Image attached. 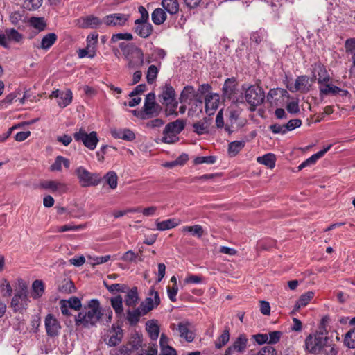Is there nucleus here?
Segmentation results:
<instances>
[{"mask_svg": "<svg viewBox=\"0 0 355 355\" xmlns=\"http://www.w3.org/2000/svg\"><path fill=\"white\" fill-rule=\"evenodd\" d=\"M305 349L309 353L324 355H337L338 350L332 340L327 336V333L322 331L309 335L305 340Z\"/></svg>", "mask_w": 355, "mask_h": 355, "instance_id": "1", "label": "nucleus"}, {"mask_svg": "<svg viewBox=\"0 0 355 355\" xmlns=\"http://www.w3.org/2000/svg\"><path fill=\"white\" fill-rule=\"evenodd\" d=\"M103 318L102 307L97 299L90 300L84 310L75 317L76 326L89 329L96 327Z\"/></svg>", "mask_w": 355, "mask_h": 355, "instance_id": "2", "label": "nucleus"}, {"mask_svg": "<svg viewBox=\"0 0 355 355\" xmlns=\"http://www.w3.org/2000/svg\"><path fill=\"white\" fill-rule=\"evenodd\" d=\"M185 127V121L182 119H177L168 123L163 130L162 142L173 144L178 141L177 135L180 134Z\"/></svg>", "mask_w": 355, "mask_h": 355, "instance_id": "3", "label": "nucleus"}, {"mask_svg": "<svg viewBox=\"0 0 355 355\" xmlns=\"http://www.w3.org/2000/svg\"><path fill=\"white\" fill-rule=\"evenodd\" d=\"M161 110V106L155 102V94L150 92L146 96L143 110L137 116L141 119H148L158 116Z\"/></svg>", "mask_w": 355, "mask_h": 355, "instance_id": "4", "label": "nucleus"}, {"mask_svg": "<svg viewBox=\"0 0 355 355\" xmlns=\"http://www.w3.org/2000/svg\"><path fill=\"white\" fill-rule=\"evenodd\" d=\"M74 173L82 187L97 186L101 182V178L98 173H91L83 166L76 168Z\"/></svg>", "mask_w": 355, "mask_h": 355, "instance_id": "5", "label": "nucleus"}, {"mask_svg": "<svg viewBox=\"0 0 355 355\" xmlns=\"http://www.w3.org/2000/svg\"><path fill=\"white\" fill-rule=\"evenodd\" d=\"M76 141L82 143L85 147L90 150H94L99 141L98 134L96 131L87 133L84 128H80L73 133Z\"/></svg>", "mask_w": 355, "mask_h": 355, "instance_id": "6", "label": "nucleus"}, {"mask_svg": "<svg viewBox=\"0 0 355 355\" xmlns=\"http://www.w3.org/2000/svg\"><path fill=\"white\" fill-rule=\"evenodd\" d=\"M245 89V98L251 106L257 107L263 103L265 93L262 87L254 85Z\"/></svg>", "mask_w": 355, "mask_h": 355, "instance_id": "7", "label": "nucleus"}, {"mask_svg": "<svg viewBox=\"0 0 355 355\" xmlns=\"http://www.w3.org/2000/svg\"><path fill=\"white\" fill-rule=\"evenodd\" d=\"M170 328L174 334L188 343L193 342L195 338V334L191 330V323L189 320H182L178 324H171Z\"/></svg>", "mask_w": 355, "mask_h": 355, "instance_id": "8", "label": "nucleus"}, {"mask_svg": "<svg viewBox=\"0 0 355 355\" xmlns=\"http://www.w3.org/2000/svg\"><path fill=\"white\" fill-rule=\"evenodd\" d=\"M248 344V339L245 334H241L226 349L224 355H240L245 352Z\"/></svg>", "mask_w": 355, "mask_h": 355, "instance_id": "9", "label": "nucleus"}, {"mask_svg": "<svg viewBox=\"0 0 355 355\" xmlns=\"http://www.w3.org/2000/svg\"><path fill=\"white\" fill-rule=\"evenodd\" d=\"M129 69H139L144 64V53L142 50L135 46L124 55Z\"/></svg>", "mask_w": 355, "mask_h": 355, "instance_id": "10", "label": "nucleus"}, {"mask_svg": "<svg viewBox=\"0 0 355 355\" xmlns=\"http://www.w3.org/2000/svg\"><path fill=\"white\" fill-rule=\"evenodd\" d=\"M160 297L159 293L155 290L154 286L150 287L147 297L139 305V307L144 313L147 314L160 304Z\"/></svg>", "mask_w": 355, "mask_h": 355, "instance_id": "11", "label": "nucleus"}, {"mask_svg": "<svg viewBox=\"0 0 355 355\" xmlns=\"http://www.w3.org/2000/svg\"><path fill=\"white\" fill-rule=\"evenodd\" d=\"M130 15L124 13L110 14L103 17V24L110 27H123L128 21Z\"/></svg>", "mask_w": 355, "mask_h": 355, "instance_id": "12", "label": "nucleus"}, {"mask_svg": "<svg viewBox=\"0 0 355 355\" xmlns=\"http://www.w3.org/2000/svg\"><path fill=\"white\" fill-rule=\"evenodd\" d=\"M40 187L45 190H49L53 193H57L62 195L68 191V185L58 180H45L40 183Z\"/></svg>", "mask_w": 355, "mask_h": 355, "instance_id": "13", "label": "nucleus"}, {"mask_svg": "<svg viewBox=\"0 0 355 355\" xmlns=\"http://www.w3.org/2000/svg\"><path fill=\"white\" fill-rule=\"evenodd\" d=\"M44 324L46 334L49 336L55 337L58 336L61 329V325L53 315L49 313L46 316Z\"/></svg>", "mask_w": 355, "mask_h": 355, "instance_id": "14", "label": "nucleus"}, {"mask_svg": "<svg viewBox=\"0 0 355 355\" xmlns=\"http://www.w3.org/2000/svg\"><path fill=\"white\" fill-rule=\"evenodd\" d=\"M160 103L165 105L168 106L175 100V92L173 87L169 83H165L162 87V93L158 95Z\"/></svg>", "mask_w": 355, "mask_h": 355, "instance_id": "15", "label": "nucleus"}, {"mask_svg": "<svg viewBox=\"0 0 355 355\" xmlns=\"http://www.w3.org/2000/svg\"><path fill=\"white\" fill-rule=\"evenodd\" d=\"M200 98L193 86L187 85L182 89L179 100L181 103H190L193 100L202 102Z\"/></svg>", "mask_w": 355, "mask_h": 355, "instance_id": "16", "label": "nucleus"}, {"mask_svg": "<svg viewBox=\"0 0 355 355\" xmlns=\"http://www.w3.org/2000/svg\"><path fill=\"white\" fill-rule=\"evenodd\" d=\"M28 293L16 292L11 300V306L14 311H21L28 305Z\"/></svg>", "mask_w": 355, "mask_h": 355, "instance_id": "17", "label": "nucleus"}, {"mask_svg": "<svg viewBox=\"0 0 355 355\" xmlns=\"http://www.w3.org/2000/svg\"><path fill=\"white\" fill-rule=\"evenodd\" d=\"M123 337V331L120 326L112 324L110 331L108 340L106 344L110 347H114L119 345Z\"/></svg>", "mask_w": 355, "mask_h": 355, "instance_id": "18", "label": "nucleus"}, {"mask_svg": "<svg viewBox=\"0 0 355 355\" xmlns=\"http://www.w3.org/2000/svg\"><path fill=\"white\" fill-rule=\"evenodd\" d=\"M309 78L307 76L302 75L297 76L293 87H288L291 92L300 91L303 93L309 92L311 85H309Z\"/></svg>", "mask_w": 355, "mask_h": 355, "instance_id": "19", "label": "nucleus"}, {"mask_svg": "<svg viewBox=\"0 0 355 355\" xmlns=\"http://www.w3.org/2000/svg\"><path fill=\"white\" fill-rule=\"evenodd\" d=\"M79 24L83 28H97L103 24V18L101 19L98 17L89 15L81 17L79 19Z\"/></svg>", "mask_w": 355, "mask_h": 355, "instance_id": "20", "label": "nucleus"}, {"mask_svg": "<svg viewBox=\"0 0 355 355\" xmlns=\"http://www.w3.org/2000/svg\"><path fill=\"white\" fill-rule=\"evenodd\" d=\"M314 71H317L318 78L317 83L320 85H324V83H329L331 80V77L327 70L326 67L321 62H316L314 64Z\"/></svg>", "mask_w": 355, "mask_h": 355, "instance_id": "21", "label": "nucleus"}, {"mask_svg": "<svg viewBox=\"0 0 355 355\" xmlns=\"http://www.w3.org/2000/svg\"><path fill=\"white\" fill-rule=\"evenodd\" d=\"M111 135L115 139H120L128 141H132L136 138L134 132L128 128L112 130Z\"/></svg>", "mask_w": 355, "mask_h": 355, "instance_id": "22", "label": "nucleus"}, {"mask_svg": "<svg viewBox=\"0 0 355 355\" xmlns=\"http://www.w3.org/2000/svg\"><path fill=\"white\" fill-rule=\"evenodd\" d=\"M146 315L139 306L133 310L128 309L126 311V320L130 326H135L139 322L140 318Z\"/></svg>", "mask_w": 355, "mask_h": 355, "instance_id": "23", "label": "nucleus"}, {"mask_svg": "<svg viewBox=\"0 0 355 355\" xmlns=\"http://www.w3.org/2000/svg\"><path fill=\"white\" fill-rule=\"evenodd\" d=\"M135 24V32L142 38L148 37L153 31V26L148 21Z\"/></svg>", "mask_w": 355, "mask_h": 355, "instance_id": "24", "label": "nucleus"}, {"mask_svg": "<svg viewBox=\"0 0 355 355\" xmlns=\"http://www.w3.org/2000/svg\"><path fill=\"white\" fill-rule=\"evenodd\" d=\"M125 304L126 306L134 307L135 306L139 300L137 287H132L131 289L128 288L125 292Z\"/></svg>", "mask_w": 355, "mask_h": 355, "instance_id": "25", "label": "nucleus"}, {"mask_svg": "<svg viewBox=\"0 0 355 355\" xmlns=\"http://www.w3.org/2000/svg\"><path fill=\"white\" fill-rule=\"evenodd\" d=\"M218 107V96L207 95L205 97V112L209 115L212 114Z\"/></svg>", "mask_w": 355, "mask_h": 355, "instance_id": "26", "label": "nucleus"}, {"mask_svg": "<svg viewBox=\"0 0 355 355\" xmlns=\"http://www.w3.org/2000/svg\"><path fill=\"white\" fill-rule=\"evenodd\" d=\"M57 39L58 36L55 33H49L42 38L40 45L37 48L48 50L55 44Z\"/></svg>", "mask_w": 355, "mask_h": 355, "instance_id": "27", "label": "nucleus"}, {"mask_svg": "<svg viewBox=\"0 0 355 355\" xmlns=\"http://www.w3.org/2000/svg\"><path fill=\"white\" fill-rule=\"evenodd\" d=\"M320 96H327L329 94L336 95L340 93L342 89L340 87L329 84V83H324V85H319Z\"/></svg>", "mask_w": 355, "mask_h": 355, "instance_id": "28", "label": "nucleus"}, {"mask_svg": "<svg viewBox=\"0 0 355 355\" xmlns=\"http://www.w3.org/2000/svg\"><path fill=\"white\" fill-rule=\"evenodd\" d=\"M244 140L234 141L228 144L227 153L230 157H235L245 147Z\"/></svg>", "mask_w": 355, "mask_h": 355, "instance_id": "29", "label": "nucleus"}, {"mask_svg": "<svg viewBox=\"0 0 355 355\" xmlns=\"http://www.w3.org/2000/svg\"><path fill=\"white\" fill-rule=\"evenodd\" d=\"M146 326L150 339L153 341L157 340L159 334V325L154 320H150L146 322Z\"/></svg>", "mask_w": 355, "mask_h": 355, "instance_id": "30", "label": "nucleus"}, {"mask_svg": "<svg viewBox=\"0 0 355 355\" xmlns=\"http://www.w3.org/2000/svg\"><path fill=\"white\" fill-rule=\"evenodd\" d=\"M314 297V293L312 291H308L304 294H302L299 300L296 302L293 311H298L301 307L306 306L310 300Z\"/></svg>", "mask_w": 355, "mask_h": 355, "instance_id": "31", "label": "nucleus"}, {"mask_svg": "<svg viewBox=\"0 0 355 355\" xmlns=\"http://www.w3.org/2000/svg\"><path fill=\"white\" fill-rule=\"evenodd\" d=\"M31 296L34 299H38L42 296L44 293V284L42 280H35L32 284Z\"/></svg>", "mask_w": 355, "mask_h": 355, "instance_id": "32", "label": "nucleus"}, {"mask_svg": "<svg viewBox=\"0 0 355 355\" xmlns=\"http://www.w3.org/2000/svg\"><path fill=\"white\" fill-rule=\"evenodd\" d=\"M166 14L164 10L157 8L151 14V19L155 25L162 24L166 19Z\"/></svg>", "mask_w": 355, "mask_h": 355, "instance_id": "33", "label": "nucleus"}, {"mask_svg": "<svg viewBox=\"0 0 355 355\" xmlns=\"http://www.w3.org/2000/svg\"><path fill=\"white\" fill-rule=\"evenodd\" d=\"M179 225V222L175 218H169L161 222L156 221V228L159 231H165L174 228Z\"/></svg>", "mask_w": 355, "mask_h": 355, "instance_id": "34", "label": "nucleus"}, {"mask_svg": "<svg viewBox=\"0 0 355 355\" xmlns=\"http://www.w3.org/2000/svg\"><path fill=\"white\" fill-rule=\"evenodd\" d=\"M230 338V329L225 327L223 333L217 338L215 341V347L216 349H220L229 342Z\"/></svg>", "mask_w": 355, "mask_h": 355, "instance_id": "35", "label": "nucleus"}, {"mask_svg": "<svg viewBox=\"0 0 355 355\" xmlns=\"http://www.w3.org/2000/svg\"><path fill=\"white\" fill-rule=\"evenodd\" d=\"M162 6L170 15H175L179 10L178 0H162Z\"/></svg>", "mask_w": 355, "mask_h": 355, "instance_id": "36", "label": "nucleus"}, {"mask_svg": "<svg viewBox=\"0 0 355 355\" xmlns=\"http://www.w3.org/2000/svg\"><path fill=\"white\" fill-rule=\"evenodd\" d=\"M259 164H263L272 169L275 166V156L272 153H268L261 157H258L257 159Z\"/></svg>", "mask_w": 355, "mask_h": 355, "instance_id": "37", "label": "nucleus"}, {"mask_svg": "<svg viewBox=\"0 0 355 355\" xmlns=\"http://www.w3.org/2000/svg\"><path fill=\"white\" fill-rule=\"evenodd\" d=\"M72 98V92L71 89H68L65 92H62L58 99V104L60 107L64 108L71 103Z\"/></svg>", "mask_w": 355, "mask_h": 355, "instance_id": "38", "label": "nucleus"}, {"mask_svg": "<svg viewBox=\"0 0 355 355\" xmlns=\"http://www.w3.org/2000/svg\"><path fill=\"white\" fill-rule=\"evenodd\" d=\"M182 232H189L192 236L200 239L204 234L203 227L200 225L193 226H184L182 229Z\"/></svg>", "mask_w": 355, "mask_h": 355, "instance_id": "39", "label": "nucleus"}, {"mask_svg": "<svg viewBox=\"0 0 355 355\" xmlns=\"http://www.w3.org/2000/svg\"><path fill=\"white\" fill-rule=\"evenodd\" d=\"M267 37V32L264 29L260 28L251 34L250 41L258 45L261 44V42L265 41Z\"/></svg>", "mask_w": 355, "mask_h": 355, "instance_id": "40", "label": "nucleus"}, {"mask_svg": "<svg viewBox=\"0 0 355 355\" xmlns=\"http://www.w3.org/2000/svg\"><path fill=\"white\" fill-rule=\"evenodd\" d=\"M223 95L230 99L235 91L234 80L227 78L223 86Z\"/></svg>", "mask_w": 355, "mask_h": 355, "instance_id": "41", "label": "nucleus"}, {"mask_svg": "<svg viewBox=\"0 0 355 355\" xmlns=\"http://www.w3.org/2000/svg\"><path fill=\"white\" fill-rule=\"evenodd\" d=\"M111 305L117 315H120L123 312V298L120 295L110 299Z\"/></svg>", "mask_w": 355, "mask_h": 355, "instance_id": "42", "label": "nucleus"}, {"mask_svg": "<svg viewBox=\"0 0 355 355\" xmlns=\"http://www.w3.org/2000/svg\"><path fill=\"white\" fill-rule=\"evenodd\" d=\"M103 285L112 294L116 292L125 293L128 290V286L123 284H108L105 281H103Z\"/></svg>", "mask_w": 355, "mask_h": 355, "instance_id": "43", "label": "nucleus"}, {"mask_svg": "<svg viewBox=\"0 0 355 355\" xmlns=\"http://www.w3.org/2000/svg\"><path fill=\"white\" fill-rule=\"evenodd\" d=\"M104 179L106 183L109 185L110 189H115L117 187L118 184V177L116 173L113 171H109L104 176Z\"/></svg>", "mask_w": 355, "mask_h": 355, "instance_id": "44", "label": "nucleus"}, {"mask_svg": "<svg viewBox=\"0 0 355 355\" xmlns=\"http://www.w3.org/2000/svg\"><path fill=\"white\" fill-rule=\"evenodd\" d=\"M193 132L199 135L208 132V125L206 119L199 121L193 124Z\"/></svg>", "mask_w": 355, "mask_h": 355, "instance_id": "45", "label": "nucleus"}, {"mask_svg": "<svg viewBox=\"0 0 355 355\" xmlns=\"http://www.w3.org/2000/svg\"><path fill=\"white\" fill-rule=\"evenodd\" d=\"M58 289L60 292L63 293H72L75 291L76 287L72 281L64 279Z\"/></svg>", "mask_w": 355, "mask_h": 355, "instance_id": "46", "label": "nucleus"}, {"mask_svg": "<svg viewBox=\"0 0 355 355\" xmlns=\"http://www.w3.org/2000/svg\"><path fill=\"white\" fill-rule=\"evenodd\" d=\"M0 291L3 297H10L12 293V288L6 279H2L0 282Z\"/></svg>", "mask_w": 355, "mask_h": 355, "instance_id": "47", "label": "nucleus"}, {"mask_svg": "<svg viewBox=\"0 0 355 355\" xmlns=\"http://www.w3.org/2000/svg\"><path fill=\"white\" fill-rule=\"evenodd\" d=\"M344 344L349 348H355V328L346 333Z\"/></svg>", "mask_w": 355, "mask_h": 355, "instance_id": "48", "label": "nucleus"}, {"mask_svg": "<svg viewBox=\"0 0 355 355\" xmlns=\"http://www.w3.org/2000/svg\"><path fill=\"white\" fill-rule=\"evenodd\" d=\"M158 72L159 69L155 65L149 66L146 73V80L148 84H153L155 82Z\"/></svg>", "mask_w": 355, "mask_h": 355, "instance_id": "49", "label": "nucleus"}, {"mask_svg": "<svg viewBox=\"0 0 355 355\" xmlns=\"http://www.w3.org/2000/svg\"><path fill=\"white\" fill-rule=\"evenodd\" d=\"M8 40H12L15 42H19L22 38V34L19 33L17 30L14 28H8L5 31Z\"/></svg>", "mask_w": 355, "mask_h": 355, "instance_id": "50", "label": "nucleus"}, {"mask_svg": "<svg viewBox=\"0 0 355 355\" xmlns=\"http://www.w3.org/2000/svg\"><path fill=\"white\" fill-rule=\"evenodd\" d=\"M43 0H24L23 6L28 10H37L42 3Z\"/></svg>", "mask_w": 355, "mask_h": 355, "instance_id": "51", "label": "nucleus"}, {"mask_svg": "<svg viewBox=\"0 0 355 355\" xmlns=\"http://www.w3.org/2000/svg\"><path fill=\"white\" fill-rule=\"evenodd\" d=\"M67 214L71 218H80L85 215V211L81 207L74 205L68 208Z\"/></svg>", "mask_w": 355, "mask_h": 355, "instance_id": "52", "label": "nucleus"}, {"mask_svg": "<svg viewBox=\"0 0 355 355\" xmlns=\"http://www.w3.org/2000/svg\"><path fill=\"white\" fill-rule=\"evenodd\" d=\"M283 333L280 331H273L267 334L268 342L269 345L277 344L281 339Z\"/></svg>", "mask_w": 355, "mask_h": 355, "instance_id": "53", "label": "nucleus"}, {"mask_svg": "<svg viewBox=\"0 0 355 355\" xmlns=\"http://www.w3.org/2000/svg\"><path fill=\"white\" fill-rule=\"evenodd\" d=\"M133 38V36L131 33H115L113 34L111 39L110 42L111 43H115L119 40H127L130 41L132 40Z\"/></svg>", "mask_w": 355, "mask_h": 355, "instance_id": "54", "label": "nucleus"}, {"mask_svg": "<svg viewBox=\"0 0 355 355\" xmlns=\"http://www.w3.org/2000/svg\"><path fill=\"white\" fill-rule=\"evenodd\" d=\"M87 227V223L85 224H80L78 225H73L71 224H67L62 225L59 227L58 232H64L67 231H78V230H82Z\"/></svg>", "mask_w": 355, "mask_h": 355, "instance_id": "55", "label": "nucleus"}, {"mask_svg": "<svg viewBox=\"0 0 355 355\" xmlns=\"http://www.w3.org/2000/svg\"><path fill=\"white\" fill-rule=\"evenodd\" d=\"M216 161V157L215 156H202L197 157L194 159L195 164H214Z\"/></svg>", "mask_w": 355, "mask_h": 355, "instance_id": "56", "label": "nucleus"}, {"mask_svg": "<svg viewBox=\"0 0 355 355\" xmlns=\"http://www.w3.org/2000/svg\"><path fill=\"white\" fill-rule=\"evenodd\" d=\"M140 211L139 207L136 208H129L124 210H114L112 212V215L114 217V218H121L125 215H126L128 213H138Z\"/></svg>", "mask_w": 355, "mask_h": 355, "instance_id": "57", "label": "nucleus"}, {"mask_svg": "<svg viewBox=\"0 0 355 355\" xmlns=\"http://www.w3.org/2000/svg\"><path fill=\"white\" fill-rule=\"evenodd\" d=\"M345 52L352 56L355 53V37L348 38L345 42Z\"/></svg>", "mask_w": 355, "mask_h": 355, "instance_id": "58", "label": "nucleus"}, {"mask_svg": "<svg viewBox=\"0 0 355 355\" xmlns=\"http://www.w3.org/2000/svg\"><path fill=\"white\" fill-rule=\"evenodd\" d=\"M98 33H92L89 35L87 37V49H90L92 50H95L96 46L98 42Z\"/></svg>", "mask_w": 355, "mask_h": 355, "instance_id": "59", "label": "nucleus"}, {"mask_svg": "<svg viewBox=\"0 0 355 355\" xmlns=\"http://www.w3.org/2000/svg\"><path fill=\"white\" fill-rule=\"evenodd\" d=\"M139 12L141 14V17L135 21V24H141L147 22L149 19V15L147 10L142 6H140L138 8Z\"/></svg>", "mask_w": 355, "mask_h": 355, "instance_id": "60", "label": "nucleus"}, {"mask_svg": "<svg viewBox=\"0 0 355 355\" xmlns=\"http://www.w3.org/2000/svg\"><path fill=\"white\" fill-rule=\"evenodd\" d=\"M24 15L19 11H15L10 14V21L12 25L17 26L20 21H23Z\"/></svg>", "mask_w": 355, "mask_h": 355, "instance_id": "61", "label": "nucleus"}, {"mask_svg": "<svg viewBox=\"0 0 355 355\" xmlns=\"http://www.w3.org/2000/svg\"><path fill=\"white\" fill-rule=\"evenodd\" d=\"M96 55L95 50H92L90 49H87V46L85 49H80L78 51V55L80 58H83L86 56L93 58Z\"/></svg>", "mask_w": 355, "mask_h": 355, "instance_id": "62", "label": "nucleus"}, {"mask_svg": "<svg viewBox=\"0 0 355 355\" xmlns=\"http://www.w3.org/2000/svg\"><path fill=\"white\" fill-rule=\"evenodd\" d=\"M138 254L135 253L132 250L125 252L120 258L121 260L125 262H133L136 261Z\"/></svg>", "mask_w": 355, "mask_h": 355, "instance_id": "63", "label": "nucleus"}, {"mask_svg": "<svg viewBox=\"0 0 355 355\" xmlns=\"http://www.w3.org/2000/svg\"><path fill=\"white\" fill-rule=\"evenodd\" d=\"M257 355H277V351L273 347L268 345L262 347Z\"/></svg>", "mask_w": 355, "mask_h": 355, "instance_id": "64", "label": "nucleus"}]
</instances>
